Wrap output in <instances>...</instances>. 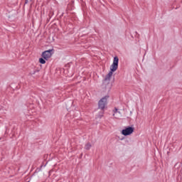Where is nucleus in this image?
I'll list each match as a JSON object with an SVG mask.
<instances>
[{"label":"nucleus","instance_id":"20e7f679","mask_svg":"<svg viewBox=\"0 0 182 182\" xmlns=\"http://www.w3.org/2000/svg\"><path fill=\"white\" fill-rule=\"evenodd\" d=\"M117 68H119V58L114 57L112 64L110 66V71L113 73V72H116L117 70Z\"/></svg>","mask_w":182,"mask_h":182},{"label":"nucleus","instance_id":"f257e3e1","mask_svg":"<svg viewBox=\"0 0 182 182\" xmlns=\"http://www.w3.org/2000/svg\"><path fill=\"white\" fill-rule=\"evenodd\" d=\"M112 76H113V73L109 71L103 82L102 88L105 89L107 92H109L110 89H112V85H110V79H112Z\"/></svg>","mask_w":182,"mask_h":182},{"label":"nucleus","instance_id":"39448f33","mask_svg":"<svg viewBox=\"0 0 182 182\" xmlns=\"http://www.w3.org/2000/svg\"><path fill=\"white\" fill-rule=\"evenodd\" d=\"M53 55V50H48L44 51L42 53V58H43V59H45L46 60H48V59H50V58H52V55Z\"/></svg>","mask_w":182,"mask_h":182},{"label":"nucleus","instance_id":"7ed1b4c3","mask_svg":"<svg viewBox=\"0 0 182 182\" xmlns=\"http://www.w3.org/2000/svg\"><path fill=\"white\" fill-rule=\"evenodd\" d=\"M107 99H109V95H106L103 97L98 102L99 109L103 110L106 107V105H107Z\"/></svg>","mask_w":182,"mask_h":182},{"label":"nucleus","instance_id":"423d86ee","mask_svg":"<svg viewBox=\"0 0 182 182\" xmlns=\"http://www.w3.org/2000/svg\"><path fill=\"white\" fill-rule=\"evenodd\" d=\"M113 117L114 119H120L122 117V112H120V110L117 108H115L114 109Z\"/></svg>","mask_w":182,"mask_h":182},{"label":"nucleus","instance_id":"6e6552de","mask_svg":"<svg viewBox=\"0 0 182 182\" xmlns=\"http://www.w3.org/2000/svg\"><path fill=\"white\" fill-rule=\"evenodd\" d=\"M39 62L40 63H41L42 65H45V63H46V60H45V59H43V58L39 59Z\"/></svg>","mask_w":182,"mask_h":182},{"label":"nucleus","instance_id":"0eeeda50","mask_svg":"<svg viewBox=\"0 0 182 182\" xmlns=\"http://www.w3.org/2000/svg\"><path fill=\"white\" fill-rule=\"evenodd\" d=\"M91 148H92V143L90 142L87 143L85 146V150H90Z\"/></svg>","mask_w":182,"mask_h":182},{"label":"nucleus","instance_id":"f03ea898","mask_svg":"<svg viewBox=\"0 0 182 182\" xmlns=\"http://www.w3.org/2000/svg\"><path fill=\"white\" fill-rule=\"evenodd\" d=\"M134 132V127H127L122 130L121 134L122 136H131Z\"/></svg>","mask_w":182,"mask_h":182},{"label":"nucleus","instance_id":"1a4fd4ad","mask_svg":"<svg viewBox=\"0 0 182 182\" xmlns=\"http://www.w3.org/2000/svg\"><path fill=\"white\" fill-rule=\"evenodd\" d=\"M29 1V0H26V2H28Z\"/></svg>","mask_w":182,"mask_h":182}]
</instances>
